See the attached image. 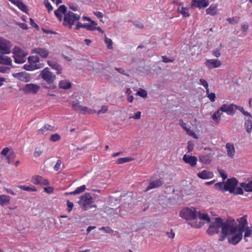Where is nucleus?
<instances>
[{"label": "nucleus", "instance_id": "obj_1", "mask_svg": "<svg viewBox=\"0 0 252 252\" xmlns=\"http://www.w3.org/2000/svg\"><path fill=\"white\" fill-rule=\"evenodd\" d=\"M39 78L43 79L46 83H42L41 86L43 88L53 90L56 88L54 82L56 79L55 75L49 70L48 67L44 68L38 77Z\"/></svg>", "mask_w": 252, "mask_h": 252}, {"label": "nucleus", "instance_id": "obj_2", "mask_svg": "<svg viewBox=\"0 0 252 252\" xmlns=\"http://www.w3.org/2000/svg\"><path fill=\"white\" fill-rule=\"evenodd\" d=\"M238 183V181L235 178H231L227 179L225 182H221L215 184L214 188L219 191H228L230 193H232Z\"/></svg>", "mask_w": 252, "mask_h": 252}, {"label": "nucleus", "instance_id": "obj_3", "mask_svg": "<svg viewBox=\"0 0 252 252\" xmlns=\"http://www.w3.org/2000/svg\"><path fill=\"white\" fill-rule=\"evenodd\" d=\"M215 221L212 222L210 224L208 229L207 230V233L209 235H213L219 232V229L222 228L224 225V222L221 218L218 217L215 219Z\"/></svg>", "mask_w": 252, "mask_h": 252}, {"label": "nucleus", "instance_id": "obj_4", "mask_svg": "<svg viewBox=\"0 0 252 252\" xmlns=\"http://www.w3.org/2000/svg\"><path fill=\"white\" fill-rule=\"evenodd\" d=\"M204 151L199 156V161L205 164H209L212 161L214 153L211 152L212 150L209 147L204 148Z\"/></svg>", "mask_w": 252, "mask_h": 252}, {"label": "nucleus", "instance_id": "obj_5", "mask_svg": "<svg viewBox=\"0 0 252 252\" xmlns=\"http://www.w3.org/2000/svg\"><path fill=\"white\" fill-rule=\"evenodd\" d=\"M80 18L79 15H77L71 11H69L64 16L63 24L65 26L68 25L69 28L71 29L76 21H78Z\"/></svg>", "mask_w": 252, "mask_h": 252}, {"label": "nucleus", "instance_id": "obj_6", "mask_svg": "<svg viewBox=\"0 0 252 252\" xmlns=\"http://www.w3.org/2000/svg\"><path fill=\"white\" fill-rule=\"evenodd\" d=\"M236 227L230 225V224L227 222H224V225L222 228L221 234L219 237V240L223 241L228 235L236 233Z\"/></svg>", "mask_w": 252, "mask_h": 252}, {"label": "nucleus", "instance_id": "obj_7", "mask_svg": "<svg viewBox=\"0 0 252 252\" xmlns=\"http://www.w3.org/2000/svg\"><path fill=\"white\" fill-rule=\"evenodd\" d=\"M180 216L186 220H193L197 217L196 211L194 208H186L180 212Z\"/></svg>", "mask_w": 252, "mask_h": 252}, {"label": "nucleus", "instance_id": "obj_8", "mask_svg": "<svg viewBox=\"0 0 252 252\" xmlns=\"http://www.w3.org/2000/svg\"><path fill=\"white\" fill-rule=\"evenodd\" d=\"M93 198L89 193H85L80 197V200L79 202L81 207L85 211L88 209V205L92 202Z\"/></svg>", "mask_w": 252, "mask_h": 252}, {"label": "nucleus", "instance_id": "obj_9", "mask_svg": "<svg viewBox=\"0 0 252 252\" xmlns=\"http://www.w3.org/2000/svg\"><path fill=\"white\" fill-rule=\"evenodd\" d=\"M238 221L239 222V224L238 225L237 224H230V225L236 227V233L237 232V231H239L243 233V232L245 231V229L248 227V221L247 220V218L246 216H243V217L240 218L238 220Z\"/></svg>", "mask_w": 252, "mask_h": 252}, {"label": "nucleus", "instance_id": "obj_10", "mask_svg": "<svg viewBox=\"0 0 252 252\" xmlns=\"http://www.w3.org/2000/svg\"><path fill=\"white\" fill-rule=\"evenodd\" d=\"M11 46L9 41L5 39H0V51L3 54L10 53Z\"/></svg>", "mask_w": 252, "mask_h": 252}, {"label": "nucleus", "instance_id": "obj_11", "mask_svg": "<svg viewBox=\"0 0 252 252\" xmlns=\"http://www.w3.org/2000/svg\"><path fill=\"white\" fill-rule=\"evenodd\" d=\"M40 89V87L37 84H28L23 88V90L25 94H36Z\"/></svg>", "mask_w": 252, "mask_h": 252}, {"label": "nucleus", "instance_id": "obj_12", "mask_svg": "<svg viewBox=\"0 0 252 252\" xmlns=\"http://www.w3.org/2000/svg\"><path fill=\"white\" fill-rule=\"evenodd\" d=\"M231 236L228 237V241L229 243L233 245H237L242 239L243 233L239 231L237 233L233 234H230Z\"/></svg>", "mask_w": 252, "mask_h": 252}, {"label": "nucleus", "instance_id": "obj_13", "mask_svg": "<svg viewBox=\"0 0 252 252\" xmlns=\"http://www.w3.org/2000/svg\"><path fill=\"white\" fill-rule=\"evenodd\" d=\"M12 76L17 79H19L21 81H23L24 82H30L32 77L30 74L27 73L26 72H21L19 73H13Z\"/></svg>", "mask_w": 252, "mask_h": 252}, {"label": "nucleus", "instance_id": "obj_14", "mask_svg": "<svg viewBox=\"0 0 252 252\" xmlns=\"http://www.w3.org/2000/svg\"><path fill=\"white\" fill-rule=\"evenodd\" d=\"M220 110L229 115H233L235 113V105L224 104L220 107Z\"/></svg>", "mask_w": 252, "mask_h": 252}, {"label": "nucleus", "instance_id": "obj_15", "mask_svg": "<svg viewBox=\"0 0 252 252\" xmlns=\"http://www.w3.org/2000/svg\"><path fill=\"white\" fill-rule=\"evenodd\" d=\"M209 5V0H192L191 8L197 7L199 9L206 7Z\"/></svg>", "mask_w": 252, "mask_h": 252}, {"label": "nucleus", "instance_id": "obj_16", "mask_svg": "<svg viewBox=\"0 0 252 252\" xmlns=\"http://www.w3.org/2000/svg\"><path fill=\"white\" fill-rule=\"evenodd\" d=\"M185 163L189 164L191 167H195L197 161V158L195 156L185 155L183 158Z\"/></svg>", "mask_w": 252, "mask_h": 252}, {"label": "nucleus", "instance_id": "obj_17", "mask_svg": "<svg viewBox=\"0 0 252 252\" xmlns=\"http://www.w3.org/2000/svg\"><path fill=\"white\" fill-rule=\"evenodd\" d=\"M163 184V182L160 179H157L155 180H150V182L145 189L144 191L147 192L150 189H154L155 188H158Z\"/></svg>", "mask_w": 252, "mask_h": 252}, {"label": "nucleus", "instance_id": "obj_18", "mask_svg": "<svg viewBox=\"0 0 252 252\" xmlns=\"http://www.w3.org/2000/svg\"><path fill=\"white\" fill-rule=\"evenodd\" d=\"M205 65L209 69L217 68L221 65V62L218 60L210 59L207 60L205 63Z\"/></svg>", "mask_w": 252, "mask_h": 252}, {"label": "nucleus", "instance_id": "obj_19", "mask_svg": "<svg viewBox=\"0 0 252 252\" xmlns=\"http://www.w3.org/2000/svg\"><path fill=\"white\" fill-rule=\"evenodd\" d=\"M32 53L40 55L42 58H47L49 54V52L45 48H35L32 49Z\"/></svg>", "mask_w": 252, "mask_h": 252}, {"label": "nucleus", "instance_id": "obj_20", "mask_svg": "<svg viewBox=\"0 0 252 252\" xmlns=\"http://www.w3.org/2000/svg\"><path fill=\"white\" fill-rule=\"evenodd\" d=\"M32 182L35 185H48L49 184V182L47 180L38 175H36L32 177Z\"/></svg>", "mask_w": 252, "mask_h": 252}, {"label": "nucleus", "instance_id": "obj_21", "mask_svg": "<svg viewBox=\"0 0 252 252\" xmlns=\"http://www.w3.org/2000/svg\"><path fill=\"white\" fill-rule=\"evenodd\" d=\"M13 4L16 5L21 11L26 13H28V7L22 2L21 0H9Z\"/></svg>", "mask_w": 252, "mask_h": 252}, {"label": "nucleus", "instance_id": "obj_22", "mask_svg": "<svg viewBox=\"0 0 252 252\" xmlns=\"http://www.w3.org/2000/svg\"><path fill=\"white\" fill-rule=\"evenodd\" d=\"M197 176L202 179H207L212 178L214 176V174L212 172L204 170L202 172L198 173Z\"/></svg>", "mask_w": 252, "mask_h": 252}, {"label": "nucleus", "instance_id": "obj_23", "mask_svg": "<svg viewBox=\"0 0 252 252\" xmlns=\"http://www.w3.org/2000/svg\"><path fill=\"white\" fill-rule=\"evenodd\" d=\"M12 53L14 55V56L17 57H25L27 55V53H26L25 51L20 47L16 46L13 49Z\"/></svg>", "mask_w": 252, "mask_h": 252}, {"label": "nucleus", "instance_id": "obj_24", "mask_svg": "<svg viewBox=\"0 0 252 252\" xmlns=\"http://www.w3.org/2000/svg\"><path fill=\"white\" fill-rule=\"evenodd\" d=\"M0 64L12 65V62L10 57L4 56V55H0Z\"/></svg>", "mask_w": 252, "mask_h": 252}, {"label": "nucleus", "instance_id": "obj_25", "mask_svg": "<svg viewBox=\"0 0 252 252\" xmlns=\"http://www.w3.org/2000/svg\"><path fill=\"white\" fill-rule=\"evenodd\" d=\"M48 64L51 67H52V68H53L57 71L56 73L57 74H61L62 70V67L61 66V65H60L59 64H58L57 63L53 62L52 61H48Z\"/></svg>", "mask_w": 252, "mask_h": 252}, {"label": "nucleus", "instance_id": "obj_26", "mask_svg": "<svg viewBox=\"0 0 252 252\" xmlns=\"http://www.w3.org/2000/svg\"><path fill=\"white\" fill-rule=\"evenodd\" d=\"M55 129V127L50 125L47 124L44 127L37 130V134H43L46 131L48 130L54 131Z\"/></svg>", "mask_w": 252, "mask_h": 252}, {"label": "nucleus", "instance_id": "obj_27", "mask_svg": "<svg viewBox=\"0 0 252 252\" xmlns=\"http://www.w3.org/2000/svg\"><path fill=\"white\" fill-rule=\"evenodd\" d=\"M226 149L228 156L230 158H233L235 154V148L234 145L229 143H227L226 144Z\"/></svg>", "mask_w": 252, "mask_h": 252}, {"label": "nucleus", "instance_id": "obj_28", "mask_svg": "<svg viewBox=\"0 0 252 252\" xmlns=\"http://www.w3.org/2000/svg\"><path fill=\"white\" fill-rule=\"evenodd\" d=\"M223 112L220 110V108L216 111L212 116V119L216 124H219L220 122V117L222 115Z\"/></svg>", "mask_w": 252, "mask_h": 252}, {"label": "nucleus", "instance_id": "obj_29", "mask_svg": "<svg viewBox=\"0 0 252 252\" xmlns=\"http://www.w3.org/2000/svg\"><path fill=\"white\" fill-rule=\"evenodd\" d=\"M217 5L216 4H211L206 10L207 14L215 15L217 14Z\"/></svg>", "mask_w": 252, "mask_h": 252}, {"label": "nucleus", "instance_id": "obj_30", "mask_svg": "<svg viewBox=\"0 0 252 252\" xmlns=\"http://www.w3.org/2000/svg\"><path fill=\"white\" fill-rule=\"evenodd\" d=\"M86 189V186L82 185L81 187H78L75 190L72 192H65V195H74L77 194H80L85 190Z\"/></svg>", "mask_w": 252, "mask_h": 252}, {"label": "nucleus", "instance_id": "obj_31", "mask_svg": "<svg viewBox=\"0 0 252 252\" xmlns=\"http://www.w3.org/2000/svg\"><path fill=\"white\" fill-rule=\"evenodd\" d=\"M59 86L61 89H68L71 87V84L70 82L63 80L60 82L59 84Z\"/></svg>", "mask_w": 252, "mask_h": 252}, {"label": "nucleus", "instance_id": "obj_32", "mask_svg": "<svg viewBox=\"0 0 252 252\" xmlns=\"http://www.w3.org/2000/svg\"><path fill=\"white\" fill-rule=\"evenodd\" d=\"M10 197L4 195H0V204L3 206L7 204L10 201Z\"/></svg>", "mask_w": 252, "mask_h": 252}, {"label": "nucleus", "instance_id": "obj_33", "mask_svg": "<svg viewBox=\"0 0 252 252\" xmlns=\"http://www.w3.org/2000/svg\"><path fill=\"white\" fill-rule=\"evenodd\" d=\"M245 127L246 131L248 133H250L252 130V121L250 119L246 120L245 122Z\"/></svg>", "mask_w": 252, "mask_h": 252}, {"label": "nucleus", "instance_id": "obj_34", "mask_svg": "<svg viewBox=\"0 0 252 252\" xmlns=\"http://www.w3.org/2000/svg\"><path fill=\"white\" fill-rule=\"evenodd\" d=\"M178 11L183 15V17H187L190 16L188 8L182 7L181 9L179 8L178 9Z\"/></svg>", "mask_w": 252, "mask_h": 252}, {"label": "nucleus", "instance_id": "obj_35", "mask_svg": "<svg viewBox=\"0 0 252 252\" xmlns=\"http://www.w3.org/2000/svg\"><path fill=\"white\" fill-rule=\"evenodd\" d=\"M245 234H244V239L245 240V242H247L248 240L246 239L247 237H248L251 236L252 234V226L251 227H247L245 229Z\"/></svg>", "mask_w": 252, "mask_h": 252}, {"label": "nucleus", "instance_id": "obj_36", "mask_svg": "<svg viewBox=\"0 0 252 252\" xmlns=\"http://www.w3.org/2000/svg\"><path fill=\"white\" fill-rule=\"evenodd\" d=\"M19 188L23 190L27 191H36L37 190L36 189L34 186L31 187L26 186H20Z\"/></svg>", "mask_w": 252, "mask_h": 252}, {"label": "nucleus", "instance_id": "obj_37", "mask_svg": "<svg viewBox=\"0 0 252 252\" xmlns=\"http://www.w3.org/2000/svg\"><path fill=\"white\" fill-rule=\"evenodd\" d=\"M240 18L239 17H233L232 18H228L227 19V21L232 25H234L238 23L240 21Z\"/></svg>", "mask_w": 252, "mask_h": 252}, {"label": "nucleus", "instance_id": "obj_38", "mask_svg": "<svg viewBox=\"0 0 252 252\" xmlns=\"http://www.w3.org/2000/svg\"><path fill=\"white\" fill-rule=\"evenodd\" d=\"M40 67V66H37V64H35L34 66H33V64H25L24 66V68L26 70H33L35 69L39 68Z\"/></svg>", "mask_w": 252, "mask_h": 252}, {"label": "nucleus", "instance_id": "obj_39", "mask_svg": "<svg viewBox=\"0 0 252 252\" xmlns=\"http://www.w3.org/2000/svg\"><path fill=\"white\" fill-rule=\"evenodd\" d=\"M132 160L131 158H119L117 161L116 163L117 164H122L125 162L130 161Z\"/></svg>", "mask_w": 252, "mask_h": 252}, {"label": "nucleus", "instance_id": "obj_40", "mask_svg": "<svg viewBox=\"0 0 252 252\" xmlns=\"http://www.w3.org/2000/svg\"><path fill=\"white\" fill-rule=\"evenodd\" d=\"M105 43L107 44V47L109 49H113V42L112 40L108 38L105 35Z\"/></svg>", "mask_w": 252, "mask_h": 252}, {"label": "nucleus", "instance_id": "obj_41", "mask_svg": "<svg viewBox=\"0 0 252 252\" xmlns=\"http://www.w3.org/2000/svg\"><path fill=\"white\" fill-rule=\"evenodd\" d=\"M136 95H139L143 98H146L147 96V93L146 90L140 89V90L136 93Z\"/></svg>", "mask_w": 252, "mask_h": 252}, {"label": "nucleus", "instance_id": "obj_42", "mask_svg": "<svg viewBox=\"0 0 252 252\" xmlns=\"http://www.w3.org/2000/svg\"><path fill=\"white\" fill-rule=\"evenodd\" d=\"M199 218L200 220H206L207 222H210L211 220L208 215L204 213H199Z\"/></svg>", "mask_w": 252, "mask_h": 252}, {"label": "nucleus", "instance_id": "obj_43", "mask_svg": "<svg viewBox=\"0 0 252 252\" xmlns=\"http://www.w3.org/2000/svg\"><path fill=\"white\" fill-rule=\"evenodd\" d=\"M61 138V137L59 134H58L57 133H55V134H52L51 135L50 140L52 142H56V141H58L59 140H60Z\"/></svg>", "mask_w": 252, "mask_h": 252}, {"label": "nucleus", "instance_id": "obj_44", "mask_svg": "<svg viewBox=\"0 0 252 252\" xmlns=\"http://www.w3.org/2000/svg\"><path fill=\"white\" fill-rule=\"evenodd\" d=\"M242 187H236L235 189H234V192H232V194H234L235 195L237 194H243V190L242 189Z\"/></svg>", "mask_w": 252, "mask_h": 252}, {"label": "nucleus", "instance_id": "obj_45", "mask_svg": "<svg viewBox=\"0 0 252 252\" xmlns=\"http://www.w3.org/2000/svg\"><path fill=\"white\" fill-rule=\"evenodd\" d=\"M221 47L222 45L220 44L219 48H217L213 51V55L216 57L218 58L220 56V50Z\"/></svg>", "mask_w": 252, "mask_h": 252}, {"label": "nucleus", "instance_id": "obj_46", "mask_svg": "<svg viewBox=\"0 0 252 252\" xmlns=\"http://www.w3.org/2000/svg\"><path fill=\"white\" fill-rule=\"evenodd\" d=\"M179 124H180V125L181 126V127H182L184 130H185L188 132V134H189V131H190V130H189V128H188L187 127L186 124L185 123H184L182 120H180V121H179ZM192 134H193V133H189V134H190V135H191Z\"/></svg>", "mask_w": 252, "mask_h": 252}, {"label": "nucleus", "instance_id": "obj_47", "mask_svg": "<svg viewBox=\"0 0 252 252\" xmlns=\"http://www.w3.org/2000/svg\"><path fill=\"white\" fill-rule=\"evenodd\" d=\"M218 170L222 180L224 181L227 178V175L225 174L224 170L219 168L218 169Z\"/></svg>", "mask_w": 252, "mask_h": 252}, {"label": "nucleus", "instance_id": "obj_48", "mask_svg": "<svg viewBox=\"0 0 252 252\" xmlns=\"http://www.w3.org/2000/svg\"><path fill=\"white\" fill-rule=\"evenodd\" d=\"M44 4L45 7L48 9L49 12H50L53 10V7L51 4L49 2L48 0H45L44 2Z\"/></svg>", "mask_w": 252, "mask_h": 252}, {"label": "nucleus", "instance_id": "obj_49", "mask_svg": "<svg viewBox=\"0 0 252 252\" xmlns=\"http://www.w3.org/2000/svg\"><path fill=\"white\" fill-rule=\"evenodd\" d=\"M10 68L5 67L3 64H0V72L2 73H8L9 72Z\"/></svg>", "mask_w": 252, "mask_h": 252}, {"label": "nucleus", "instance_id": "obj_50", "mask_svg": "<svg viewBox=\"0 0 252 252\" xmlns=\"http://www.w3.org/2000/svg\"><path fill=\"white\" fill-rule=\"evenodd\" d=\"M71 106L73 109L76 111H80L81 108V105H79L78 103L73 102L71 103Z\"/></svg>", "mask_w": 252, "mask_h": 252}, {"label": "nucleus", "instance_id": "obj_51", "mask_svg": "<svg viewBox=\"0 0 252 252\" xmlns=\"http://www.w3.org/2000/svg\"><path fill=\"white\" fill-rule=\"evenodd\" d=\"M43 150L40 147L36 148L34 153V156L35 157H38L42 153Z\"/></svg>", "mask_w": 252, "mask_h": 252}, {"label": "nucleus", "instance_id": "obj_52", "mask_svg": "<svg viewBox=\"0 0 252 252\" xmlns=\"http://www.w3.org/2000/svg\"><path fill=\"white\" fill-rule=\"evenodd\" d=\"M14 61L17 63H22L25 62V57H17L16 56H14Z\"/></svg>", "mask_w": 252, "mask_h": 252}, {"label": "nucleus", "instance_id": "obj_53", "mask_svg": "<svg viewBox=\"0 0 252 252\" xmlns=\"http://www.w3.org/2000/svg\"><path fill=\"white\" fill-rule=\"evenodd\" d=\"M100 230H104L105 232L108 233H112L114 231L109 227H104L102 226L99 228Z\"/></svg>", "mask_w": 252, "mask_h": 252}, {"label": "nucleus", "instance_id": "obj_54", "mask_svg": "<svg viewBox=\"0 0 252 252\" xmlns=\"http://www.w3.org/2000/svg\"><path fill=\"white\" fill-rule=\"evenodd\" d=\"M58 10L61 13L65 14V13L66 11V7L64 5H62L58 8Z\"/></svg>", "mask_w": 252, "mask_h": 252}, {"label": "nucleus", "instance_id": "obj_55", "mask_svg": "<svg viewBox=\"0 0 252 252\" xmlns=\"http://www.w3.org/2000/svg\"><path fill=\"white\" fill-rule=\"evenodd\" d=\"M66 204H67V211L68 212H71V211L72 209V208L74 206L73 203L72 202H71V201H70L69 200H68L66 201Z\"/></svg>", "mask_w": 252, "mask_h": 252}, {"label": "nucleus", "instance_id": "obj_56", "mask_svg": "<svg viewBox=\"0 0 252 252\" xmlns=\"http://www.w3.org/2000/svg\"><path fill=\"white\" fill-rule=\"evenodd\" d=\"M115 69L122 74H123V75H125L126 76H128V75L126 73V70L122 68L115 67Z\"/></svg>", "mask_w": 252, "mask_h": 252}, {"label": "nucleus", "instance_id": "obj_57", "mask_svg": "<svg viewBox=\"0 0 252 252\" xmlns=\"http://www.w3.org/2000/svg\"><path fill=\"white\" fill-rule=\"evenodd\" d=\"M14 155H12L10 154L9 155H7L6 157V159L7 160V162L8 163H10L12 161H13V159L14 158Z\"/></svg>", "mask_w": 252, "mask_h": 252}, {"label": "nucleus", "instance_id": "obj_58", "mask_svg": "<svg viewBox=\"0 0 252 252\" xmlns=\"http://www.w3.org/2000/svg\"><path fill=\"white\" fill-rule=\"evenodd\" d=\"M95 27L93 26L91 24H86L85 28L87 30L90 31H94L95 30Z\"/></svg>", "mask_w": 252, "mask_h": 252}, {"label": "nucleus", "instance_id": "obj_59", "mask_svg": "<svg viewBox=\"0 0 252 252\" xmlns=\"http://www.w3.org/2000/svg\"><path fill=\"white\" fill-rule=\"evenodd\" d=\"M30 24L32 27L35 28L37 30H39V27L34 22V20L32 18H30Z\"/></svg>", "mask_w": 252, "mask_h": 252}, {"label": "nucleus", "instance_id": "obj_60", "mask_svg": "<svg viewBox=\"0 0 252 252\" xmlns=\"http://www.w3.org/2000/svg\"><path fill=\"white\" fill-rule=\"evenodd\" d=\"M187 149L188 152H190L193 150V144L191 141H189L188 142Z\"/></svg>", "mask_w": 252, "mask_h": 252}, {"label": "nucleus", "instance_id": "obj_61", "mask_svg": "<svg viewBox=\"0 0 252 252\" xmlns=\"http://www.w3.org/2000/svg\"><path fill=\"white\" fill-rule=\"evenodd\" d=\"M141 114V112L138 111L137 113H136L134 115H133V116H132L131 117H129V119L133 118V119H135V120H138V119H139L140 118Z\"/></svg>", "mask_w": 252, "mask_h": 252}, {"label": "nucleus", "instance_id": "obj_62", "mask_svg": "<svg viewBox=\"0 0 252 252\" xmlns=\"http://www.w3.org/2000/svg\"><path fill=\"white\" fill-rule=\"evenodd\" d=\"M207 97L209 98V99L212 102H214L216 98V95L215 93H211L210 94H208V95H207Z\"/></svg>", "mask_w": 252, "mask_h": 252}, {"label": "nucleus", "instance_id": "obj_63", "mask_svg": "<svg viewBox=\"0 0 252 252\" xmlns=\"http://www.w3.org/2000/svg\"><path fill=\"white\" fill-rule=\"evenodd\" d=\"M107 110L108 107L106 106L103 105L101 107V109L98 111V114L104 113Z\"/></svg>", "mask_w": 252, "mask_h": 252}, {"label": "nucleus", "instance_id": "obj_64", "mask_svg": "<svg viewBox=\"0 0 252 252\" xmlns=\"http://www.w3.org/2000/svg\"><path fill=\"white\" fill-rule=\"evenodd\" d=\"M61 164V160H58L57 161L56 164L54 167V169L56 171H58L60 169V166Z\"/></svg>", "mask_w": 252, "mask_h": 252}]
</instances>
